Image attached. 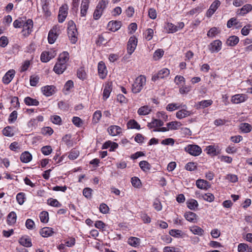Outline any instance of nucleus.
Returning a JSON list of instances; mask_svg holds the SVG:
<instances>
[{
	"label": "nucleus",
	"mask_w": 252,
	"mask_h": 252,
	"mask_svg": "<svg viewBox=\"0 0 252 252\" xmlns=\"http://www.w3.org/2000/svg\"><path fill=\"white\" fill-rule=\"evenodd\" d=\"M146 83V78L144 75H140L135 80L132 86V91L133 93H139Z\"/></svg>",
	"instance_id": "nucleus-1"
},
{
	"label": "nucleus",
	"mask_w": 252,
	"mask_h": 252,
	"mask_svg": "<svg viewBox=\"0 0 252 252\" xmlns=\"http://www.w3.org/2000/svg\"><path fill=\"white\" fill-rule=\"evenodd\" d=\"M108 3V0H101L99 1L93 14V18L94 20H98L100 18Z\"/></svg>",
	"instance_id": "nucleus-2"
},
{
	"label": "nucleus",
	"mask_w": 252,
	"mask_h": 252,
	"mask_svg": "<svg viewBox=\"0 0 252 252\" xmlns=\"http://www.w3.org/2000/svg\"><path fill=\"white\" fill-rule=\"evenodd\" d=\"M68 27L67 29V33L68 37L73 44H75L77 40L78 32L76 28V25L72 21L68 22Z\"/></svg>",
	"instance_id": "nucleus-3"
},
{
	"label": "nucleus",
	"mask_w": 252,
	"mask_h": 252,
	"mask_svg": "<svg viewBox=\"0 0 252 252\" xmlns=\"http://www.w3.org/2000/svg\"><path fill=\"white\" fill-rule=\"evenodd\" d=\"M60 27L58 25L54 26L49 31L48 36V42L50 44H53L57 39L59 34Z\"/></svg>",
	"instance_id": "nucleus-4"
},
{
	"label": "nucleus",
	"mask_w": 252,
	"mask_h": 252,
	"mask_svg": "<svg viewBox=\"0 0 252 252\" xmlns=\"http://www.w3.org/2000/svg\"><path fill=\"white\" fill-rule=\"evenodd\" d=\"M185 150L193 156H199L202 152L201 148L196 145H189L185 148Z\"/></svg>",
	"instance_id": "nucleus-5"
},
{
	"label": "nucleus",
	"mask_w": 252,
	"mask_h": 252,
	"mask_svg": "<svg viewBox=\"0 0 252 252\" xmlns=\"http://www.w3.org/2000/svg\"><path fill=\"white\" fill-rule=\"evenodd\" d=\"M170 74V70L166 68H162L158 71V73L154 74L152 77V80L153 81H156L157 80L166 78L168 77Z\"/></svg>",
	"instance_id": "nucleus-6"
},
{
	"label": "nucleus",
	"mask_w": 252,
	"mask_h": 252,
	"mask_svg": "<svg viewBox=\"0 0 252 252\" xmlns=\"http://www.w3.org/2000/svg\"><path fill=\"white\" fill-rule=\"evenodd\" d=\"M23 28L22 31V34L24 36H29L32 32V31L33 28V22L31 19H28L24 23V25L22 26Z\"/></svg>",
	"instance_id": "nucleus-7"
},
{
	"label": "nucleus",
	"mask_w": 252,
	"mask_h": 252,
	"mask_svg": "<svg viewBox=\"0 0 252 252\" xmlns=\"http://www.w3.org/2000/svg\"><path fill=\"white\" fill-rule=\"evenodd\" d=\"M221 41L217 39L213 41L208 45V49L212 53H218L221 50Z\"/></svg>",
	"instance_id": "nucleus-8"
},
{
	"label": "nucleus",
	"mask_w": 252,
	"mask_h": 252,
	"mask_svg": "<svg viewBox=\"0 0 252 252\" xmlns=\"http://www.w3.org/2000/svg\"><path fill=\"white\" fill-rule=\"evenodd\" d=\"M137 40L135 37H130L127 44V51L129 55L134 51L137 46Z\"/></svg>",
	"instance_id": "nucleus-9"
},
{
	"label": "nucleus",
	"mask_w": 252,
	"mask_h": 252,
	"mask_svg": "<svg viewBox=\"0 0 252 252\" xmlns=\"http://www.w3.org/2000/svg\"><path fill=\"white\" fill-rule=\"evenodd\" d=\"M68 6L67 4H64L60 8L58 21L60 23H63L67 15Z\"/></svg>",
	"instance_id": "nucleus-10"
},
{
	"label": "nucleus",
	"mask_w": 252,
	"mask_h": 252,
	"mask_svg": "<svg viewBox=\"0 0 252 252\" xmlns=\"http://www.w3.org/2000/svg\"><path fill=\"white\" fill-rule=\"evenodd\" d=\"M55 51L43 52L40 56V60L42 62L47 63L56 56Z\"/></svg>",
	"instance_id": "nucleus-11"
},
{
	"label": "nucleus",
	"mask_w": 252,
	"mask_h": 252,
	"mask_svg": "<svg viewBox=\"0 0 252 252\" xmlns=\"http://www.w3.org/2000/svg\"><path fill=\"white\" fill-rule=\"evenodd\" d=\"M98 73L100 78L104 79L106 77L107 71L104 63L100 62L98 64Z\"/></svg>",
	"instance_id": "nucleus-12"
},
{
	"label": "nucleus",
	"mask_w": 252,
	"mask_h": 252,
	"mask_svg": "<svg viewBox=\"0 0 252 252\" xmlns=\"http://www.w3.org/2000/svg\"><path fill=\"white\" fill-rule=\"evenodd\" d=\"M248 97L245 94H237L232 97L231 101L233 103L238 104L247 100Z\"/></svg>",
	"instance_id": "nucleus-13"
},
{
	"label": "nucleus",
	"mask_w": 252,
	"mask_h": 252,
	"mask_svg": "<svg viewBox=\"0 0 252 252\" xmlns=\"http://www.w3.org/2000/svg\"><path fill=\"white\" fill-rule=\"evenodd\" d=\"M15 74V71L14 69L8 71L2 78L3 83L5 84H8L14 78Z\"/></svg>",
	"instance_id": "nucleus-14"
},
{
	"label": "nucleus",
	"mask_w": 252,
	"mask_h": 252,
	"mask_svg": "<svg viewBox=\"0 0 252 252\" xmlns=\"http://www.w3.org/2000/svg\"><path fill=\"white\" fill-rule=\"evenodd\" d=\"M220 2L219 0H215L210 6L207 12V16L210 17L215 13L217 8L220 5Z\"/></svg>",
	"instance_id": "nucleus-15"
},
{
	"label": "nucleus",
	"mask_w": 252,
	"mask_h": 252,
	"mask_svg": "<svg viewBox=\"0 0 252 252\" xmlns=\"http://www.w3.org/2000/svg\"><path fill=\"white\" fill-rule=\"evenodd\" d=\"M66 68V64L57 62L54 67V71L57 74H60L63 72Z\"/></svg>",
	"instance_id": "nucleus-16"
},
{
	"label": "nucleus",
	"mask_w": 252,
	"mask_h": 252,
	"mask_svg": "<svg viewBox=\"0 0 252 252\" xmlns=\"http://www.w3.org/2000/svg\"><path fill=\"white\" fill-rule=\"evenodd\" d=\"M122 26V23L120 21H111L108 23V27L109 30L112 32L118 31Z\"/></svg>",
	"instance_id": "nucleus-17"
},
{
	"label": "nucleus",
	"mask_w": 252,
	"mask_h": 252,
	"mask_svg": "<svg viewBox=\"0 0 252 252\" xmlns=\"http://www.w3.org/2000/svg\"><path fill=\"white\" fill-rule=\"evenodd\" d=\"M109 134L112 136H116L122 132V128L117 126H111L107 129Z\"/></svg>",
	"instance_id": "nucleus-18"
},
{
	"label": "nucleus",
	"mask_w": 252,
	"mask_h": 252,
	"mask_svg": "<svg viewBox=\"0 0 252 252\" xmlns=\"http://www.w3.org/2000/svg\"><path fill=\"white\" fill-rule=\"evenodd\" d=\"M196 185L199 189H207L209 188H210V183L204 180H197L196 182Z\"/></svg>",
	"instance_id": "nucleus-19"
},
{
	"label": "nucleus",
	"mask_w": 252,
	"mask_h": 252,
	"mask_svg": "<svg viewBox=\"0 0 252 252\" xmlns=\"http://www.w3.org/2000/svg\"><path fill=\"white\" fill-rule=\"evenodd\" d=\"M54 233V231L51 227H45L40 230V234L43 237L51 236Z\"/></svg>",
	"instance_id": "nucleus-20"
},
{
	"label": "nucleus",
	"mask_w": 252,
	"mask_h": 252,
	"mask_svg": "<svg viewBox=\"0 0 252 252\" xmlns=\"http://www.w3.org/2000/svg\"><path fill=\"white\" fill-rule=\"evenodd\" d=\"M184 217L189 221L195 223L197 221V216L194 213L187 212L185 214Z\"/></svg>",
	"instance_id": "nucleus-21"
},
{
	"label": "nucleus",
	"mask_w": 252,
	"mask_h": 252,
	"mask_svg": "<svg viewBox=\"0 0 252 252\" xmlns=\"http://www.w3.org/2000/svg\"><path fill=\"white\" fill-rule=\"evenodd\" d=\"M185 108H183V109L178 111L176 113V116L177 118L182 119L184 118L190 116L192 114L190 111L187 110Z\"/></svg>",
	"instance_id": "nucleus-22"
},
{
	"label": "nucleus",
	"mask_w": 252,
	"mask_h": 252,
	"mask_svg": "<svg viewBox=\"0 0 252 252\" xmlns=\"http://www.w3.org/2000/svg\"><path fill=\"white\" fill-rule=\"evenodd\" d=\"M55 88L53 86H46L42 88V92L45 95L49 96L54 94Z\"/></svg>",
	"instance_id": "nucleus-23"
},
{
	"label": "nucleus",
	"mask_w": 252,
	"mask_h": 252,
	"mask_svg": "<svg viewBox=\"0 0 252 252\" xmlns=\"http://www.w3.org/2000/svg\"><path fill=\"white\" fill-rule=\"evenodd\" d=\"M164 123L160 120L154 119L151 123H148L147 126L150 128H153L158 126H161L163 125Z\"/></svg>",
	"instance_id": "nucleus-24"
},
{
	"label": "nucleus",
	"mask_w": 252,
	"mask_h": 252,
	"mask_svg": "<svg viewBox=\"0 0 252 252\" xmlns=\"http://www.w3.org/2000/svg\"><path fill=\"white\" fill-rule=\"evenodd\" d=\"M181 108H187V106L185 104L172 103L167 105L166 109L168 111H172Z\"/></svg>",
	"instance_id": "nucleus-25"
},
{
	"label": "nucleus",
	"mask_w": 252,
	"mask_h": 252,
	"mask_svg": "<svg viewBox=\"0 0 252 252\" xmlns=\"http://www.w3.org/2000/svg\"><path fill=\"white\" fill-rule=\"evenodd\" d=\"M20 159L22 162L28 163L32 159V156L29 152L23 153L20 156Z\"/></svg>",
	"instance_id": "nucleus-26"
},
{
	"label": "nucleus",
	"mask_w": 252,
	"mask_h": 252,
	"mask_svg": "<svg viewBox=\"0 0 252 252\" xmlns=\"http://www.w3.org/2000/svg\"><path fill=\"white\" fill-rule=\"evenodd\" d=\"M239 38L238 36L233 35L230 36L226 40V44L229 46H235L238 43Z\"/></svg>",
	"instance_id": "nucleus-27"
},
{
	"label": "nucleus",
	"mask_w": 252,
	"mask_h": 252,
	"mask_svg": "<svg viewBox=\"0 0 252 252\" xmlns=\"http://www.w3.org/2000/svg\"><path fill=\"white\" fill-rule=\"evenodd\" d=\"M252 10V5L251 4H246L244 5L239 10L238 14L241 15H244Z\"/></svg>",
	"instance_id": "nucleus-28"
},
{
	"label": "nucleus",
	"mask_w": 252,
	"mask_h": 252,
	"mask_svg": "<svg viewBox=\"0 0 252 252\" xmlns=\"http://www.w3.org/2000/svg\"><path fill=\"white\" fill-rule=\"evenodd\" d=\"M19 242L25 247H31L32 246L31 239L27 237H22L19 239Z\"/></svg>",
	"instance_id": "nucleus-29"
},
{
	"label": "nucleus",
	"mask_w": 252,
	"mask_h": 252,
	"mask_svg": "<svg viewBox=\"0 0 252 252\" xmlns=\"http://www.w3.org/2000/svg\"><path fill=\"white\" fill-rule=\"evenodd\" d=\"M112 91L111 85L109 83L105 85L103 92V99L105 100L109 97L110 94Z\"/></svg>",
	"instance_id": "nucleus-30"
},
{
	"label": "nucleus",
	"mask_w": 252,
	"mask_h": 252,
	"mask_svg": "<svg viewBox=\"0 0 252 252\" xmlns=\"http://www.w3.org/2000/svg\"><path fill=\"white\" fill-rule=\"evenodd\" d=\"M24 102L29 106H37L39 105V101L36 99L27 96L24 99Z\"/></svg>",
	"instance_id": "nucleus-31"
},
{
	"label": "nucleus",
	"mask_w": 252,
	"mask_h": 252,
	"mask_svg": "<svg viewBox=\"0 0 252 252\" xmlns=\"http://www.w3.org/2000/svg\"><path fill=\"white\" fill-rule=\"evenodd\" d=\"M238 251L239 252H252V249L246 244L241 243L238 246Z\"/></svg>",
	"instance_id": "nucleus-32"
},
{
	"label": "nucleus",
	"mask_w": 252,
	"mask_h": 252,
	"mask_svg": "<svg viewBox=\"0 0 252 252\" xmlns=\"http://www.w3.org/2000/svg\"><path fill=\"white\" fill-rule=\"evenodd\" d=\"M252 126L248 123H242L240 125V129L244 133H248L252 130Z\"/></svg>",
	"instance_id": "nucleus-33"
},
{
	"label": "nucleus",
	"mask_w": 252,
	"mask_h": 252,
	"mask_svg": "<svg viewBox=\"0 0 252 252\" xmlns=\"http://www.w3.org/2000/svg\"><path fill=\"white\" fill-rule=\"evenodd\" d=\"M69 59V54L67 52H63L59 55L58 62L66 64Z\"/></svg>",
	"instance_id": "nucleus-34"
},
{
	"label": "nucleus",
	"mask_w": 252,
	"mask_h": 252,
	"mask_svg": "<svg viewBox=\"0 0 252 252\" xmlns=\"http://www.w3.org/2000/svg\"><path fill=\"white\" fill-rule=\"evenodd\" d=\"M151 110L147 105L142 106L138 110L137 113L139 115H146L150 113Z\"/></svg>",
	"instance_id": "nucleus-35"
},
{
	"label": "nucleus",
	"mask_w": 252,
	"mask_h": 252,
	"mask_svg": "<svg viewBox=\"0 0 252 252\" xmlns=\"http://www.w3.org/2000/svg\"><path fill=\"white\" fill-rule=\"evenodd\" d=\"M220 33V31L216 27H213L211 28L207 32V35L209 38H214L218 33Z\"/></svg>",
	"instance_id": "nucleus-36"
},
{
	"label": "nucleus",
	"mask_w": 252,
	"mask_h": 252,
	"mask_svg": "<svg viewBox=\"0 0 252 252\" xmlns=\"http://www.w3.org/2000/svg\"><path fill=\"white\" fill-rule=\"evenodd\" d=\"M189 229L190 231H191L192 233L194 234L198 235L199 236L202 235L204 233V230L201 227L197 226L191 227H190Z\"/></svg>",
	"instance_id": "nucleus-37"
},
{
	"label": "nucleus",
	"mask_w": 252,
	"mask_h": 252,
	"mask_svg": "<svg viewBox=\"0 0 252 252\" xmlns=\"http://www.w3.org/2000/svg\"><path fill=\"white\" fill-rule=\"evenodd\" d=\"M8 224L12 225L14 224L16 221V215L14 212L10 213L7 217Z\"/></svg>",
	"instance_id": "nucleus-38"
},
{
	"label": "nucleus",
	"mask_w": 252,
	"mask_h": 252,
	"mask_svg": "<svg viewBox=\"0 0 252 252\" xmlns=\"http://www.w3.org/2000/svg\"><path fill=\"white\" fill-rule=\"evenodd\" d=\"M128 128H135L137 129H140V126L139 124L134 120H129L127 124Z\"/></svg>",
	"instance_id": "nucleus-39"
},
{
	"label": "nucleus",
	"mask_w": 252,
	"mask_h": 252,
	"mask_svg": "<svg viewBox=\"0 0 252 252\" xmlns=\"http://www.w3.org/2000/svg\"><path fill=\"white\" fill-rule=\"evenodd\" d=\"M167 126L169 129H177L179 126H181V124L179 122L173 121L169 122L166 124Z\"/></svg>",
	"instance_id": "nucleus-40"
},
{
	"label": "nucleus",
	"mask_w": 252,
	"mask_h": 252,
	"mask_svg": "<svg viewBox=\"0 0 252 252\" xmlns=\"http://www.w3.org/2000/svg\"><path fill=\"white\" fill-rule=\"evenodd\" d=\"M2 133L5 136L8 137H12L14 134L13 129L10 126H7L5 127L2 130Z\"/></svg>",
	"instance_id": "nucleus-41"
},
{
	"label": "nucleus",
	"mask_w": 252,
	"mask_h": 252,
	"mask_svg": "<svg viewBox=\"0 0 252 252\" xmlns=\"http://www.w3.org/2000/svg\"><path fill=\"white\" fill-rule=\"evenodd\" d=\"M199 197L209 202L213 201L215 198L214 195L210 193L200 195Z\"/></svg>",
	"instance_id": "nucleus-42"
},
{
	"label": "nucleus",
	"mask_w": 252,
	"mask_h": 252,
	"mask_svg": "<svg viewBox=\"0 0 252 252\" xmlns=\"http://www.w3.org/2000/svg\"><path fill=\"white\" fill-rule=\"evenodd\" d=\"M188 207L190 210H194L198 206V202L194 199H191L187 202Z\"/></svg>",
	"instance_id": "nucleus-43"
},
{
	"label": "nucleus",
	"mask_w": 252,
	"mask_h": 252,
	"mask_svg": "<svg viewBox=\"0 0 252 252\" xmlns=\"http://www.w3.org/2000/svg\"><path fill=\"white\" fill-rule=\"evenodd\" d=\"M140 241V239L136 237H130L128 239V243L134 247H136L139 245Z\"/></svg>",
	"instance_id": "nucleus-44"
},
{
	"label": "nucleus",
	"mask_w": 252,
	"mask_h": 252,
	"mask_svg": "<svg viewBox=\"0 0 252 252\" xmlns=\"http://www.w3.org/2000/svg\"><path fill=\"white\" fill-rule=\"evenodd\" d=\"M139 164L141 169L144 171L149 170L151 167V166L150 164V163L145 160L140 161Z\"/></svg>",
	"instance_id": "nucleus-45"
},
{
	"label": "nucleus",
	"mask_w": 252,
	"mask_h": 252,
	"mask_svg": "<svg viewBox=\"0 0 252 252\" xmlns=\"http://www.w3.org/2000/svg\"><path fill=\"white\" fill-rule=\"evenodd\" d=\"M132 185L136 188H140L142 186L140 180L136 177H133L131 179Z\"/></svg>",
	"instance_id": "nucleus-46"
},
{
	"label": "nucleus",
	"mask_w": 252,
	"mask_h": 252,
	"mask_svg": "<svg viewBox=\"0 0 252 252\" xmlns=\"http://www.w3.org/2000/svg\"><path fill=\"white\" fill-rule=\"evenodd\" d=\"M213 103V101L211 99L204 100L198 102L199 108H205L211 105Z\"/></svg>",
	"instance_id": "nucleus-47"
},
{
	"label": "nucleus",
	"mask_w": 252,
	"mask_h": 252,
	"mask_svg": "<svg viewBox=\"0 0 252 252\" xmlns=\"http://www.w3.org/2000/svg\"><path fill=\"white\" fill-rule=\"evenodd\" d=\"M40 219L42 222L47 223L49 220V214L47 212L43 211L40 214Z\"/></svg>",
	"instance_id": "nucleus-48"
},
{
	"label": "nucleus",
	"mask_w": 252,
	"mask_h": 252,
	"mask_svg": "<svg viewBox=\"0 0 252 252\" xmlns=\"http://www.w3.org/2000/svg\"><path fill=\"white\" fill-rule=\"evenodd\" d=\"M205 151L208 154L212 155L213 156L217 155L216 148L214 146H209L206 147Z\"/></svg>",
	"instance_id": "nucleus-49"
},
{
	"label": "nucleus",
	"mask_w": 252,
	"mask_h": 252,
	"mask_svg": "<svg viewBox=\"0 0 252 252\" xmlns=\"http://www.w3.org/2000/svg\"><path fill=\"white\" fill-rule=\"evenodd\" d=\"M174 82L177 85H184L185 83V78L181 75H177L174 79Z\"/></svg>",
	"instance_id": "nucleus-50"
},
{
	"label": "nucleus",
	"mask_w": 252,
	"mask_h": 252,
	"mask_svg": "<svg viewBox=\"0 0 252 252\" xmlns=\"http://www.w3.org/2000/svg\"><path fill=\"white\" fill-rule=\"evenodd\" d=\"M41 151L43 155L47 156L52 153V149L50 146H45L41 148Z\"/></svg>",
	"instance_id": "nucleus-51"
},
{
	"label": "nucleus",
	"mask_w": 252,
	"mask_h": 252,
	"mask_svg": "<svg viewBox=\"0 0 252 252\" xmlns=\"http://www.w3.org/2000/svg\"><path fill=\"white\" fill-rule=\"evenodd\" d=\"M79 152L75 149H72L69 153L68 158L70 159L74 160L77 158L79 156Z\"/></svg>",
	"instance_id": "nucleus-52"
},
{
	"label": "nucleus",
	"mask_w": 252,
	"mask_h": 252,
	"mask_svg": "<svg viewBox=\"0 0 252 252\" xmlns=\"http://www.w3.org/2000/svg\"><path fill=\"white\" fill-rule=\"evenodd\" d=\"M25 22L22 18H19L14 21L13 26L15 28H22L24 25Z\"/></svg>",
	"instance_id": "nucleus-53"
},
{
	"label": "nucleus",
	"mask_w": 252,
	"mask_h": 252,
	"mask_svg": "<svg viewBox=\"0 0 252 252\" xmlns=\"http://www.w3.org/2000/svg\"><path fill=\"white\" fill-rule=\"evenodd\" d=\"M48 204L50 206L56 207H60L61 206V204L55 199L50 198L47 201Z\"/></svg>",
	"instance_id": "nucleus-54"
},
{
	"label": "nucleus",
	"mask_w": 252,
	"mask_h": 252,
	"mask_svg": "<svg viewBox=\"0 0 252 252\" xmlns=\"http://www.w3.org/2000/svg\"><path fill=\"white\" fill-rule=\"evenodd\" d=\"M25 193L20 192L17 194L16 199L20 205H22L25 202Z\"/></svg>",
	"instance_id": "nucleus-55"
},
{
	"label": "nucleus",
	"mask_w": 252,
	"mask_h": 252,
	"mask_svg": "<svg viewBox=\"0 0 252 252\" xmlns=\"http://www.w3.org/2000/svg\"><path fill=\"white\" fill-rule=\"evenodd\" d=\"M93 190L89 188H86L83 189V194L87 198H91Z\"/></svg>",
	"instance_id": "nucleus-56"
},
{
	"label": "nucleus",
	"mask_w": 252,
	"mask_h": 252,
	"mask_svg": "<svg viewBox=\"0 0 252 252\" xmlns=\"http://www.w3.org/2000/svg\"><path fill=\"white\" fill-rule=\"evenodd\" d=\"M101 112L100 111H95L93 115V121L95 123H97L100 120L101 117Z\"/></svg>",
	"instance_id": "nucleus-57"
},
{
	"label": "nucleus",
	"mask_w": 252,
	"mask_h": 252,
	"mask_svg": "<svg viewBox=\"0 0 252 252\" xmlns=\"http://www.w3.org/2000/svg\"><path fill=\"white\" fill-rule=\"evenodd\" d=\"M167 30L169 31L170 32L174 33L178 31V28L176 25L172 23H168L167 25Z\"/></svg>",
	"instance_id": "nucleus-58"
},
{
	"label": "nucleus",
	"mask_w": 252,
	"mask_h": 252,
	"mask_svg": "<svg viewBox=\"0 0 252 252\" xmlns=\"http://www.w3.org/2000/svg\"><path fill=\"white\" fill-rule=\"evenodd\" d=\"M154 31L152 29H148L145 32V38L149 41L153 36Z\"/></svg>",
	"instance_id": "nucleus-59"
},
{
	"label": "nucleus",
	"mask_w": 252,
	"mask_h": 252,
	"mask_svg": "<svg viewBox=\"0 0 252 252\" xmlns=\"http://www.w3.org/2000/svg\"><path fill=\"white\" fill-rule=\"evenodd\" d=\"M39 78L37 76H32L30 77V85L32 86H35L39 82Z\"/></svg>",
	"instance_id": "nucleus-60"
},
{
	"label": "nucleus",
	"mask_w": 252,
	"mask_h": 252,
	"mask_svg": "<svg viewBox=\"0 0 252 252\" xmlns=\"http://www.w3.org/2000/svg\"><path fill=\"white\" fill-rule=\"evenodd\" d=\"M72 121L73 124L78 127L80 126L83 124V121L82 120L78 117H74L72 118Z\"/></svg>",
	"instance_id": "nucleus-61"
},
{
	"label": "nucleus",
	"mask_w": 252,
	"mask_h": 252,
	"mask_svg": "<svg viewBox=\"0 0 252 252\" xmlns=\"http://www.w3.org/2000/svg\"><path fill=\"white\" fill-rule=\"evenodd\" d=\"M17 112L16 111H13L9 115L8 121L9 123H12L14 122L17 118Z\"/></svg>",
	"instance_id": "nucleus-62"
},
{
	"label": "nucleus",
	"mask_w": 252,
	"mask_h": 252,
	"mask_svg": "<svg viewBox=\"0 0 252 252\" xmlns=\"http://www.w3.org/2000/svg\"><path fill=\"white\" fill-rule=\"evenodd\" d=\"M186 169L189 171H194L196 168V164L194 162H189L186 165Z\"/></svg>",
	"instance_id": "nucleus-63"
},
{
	"label": "nucleus",
	"mask_w": 252,
	"mask_h": 252,
	"mask_svg": "<svg viewBox=\"0 0 252 252\" xmlns=\"http://www.w3.org/2000/svg\"><path fill=\"white\" fill-rule=\"evenodd\" d=\"M153 206L157 211H159L162 209L161 204L158 199H155L153 203Z\"/></svg>",
	"instance_id": "nucleus-64"
}]
</instances>
